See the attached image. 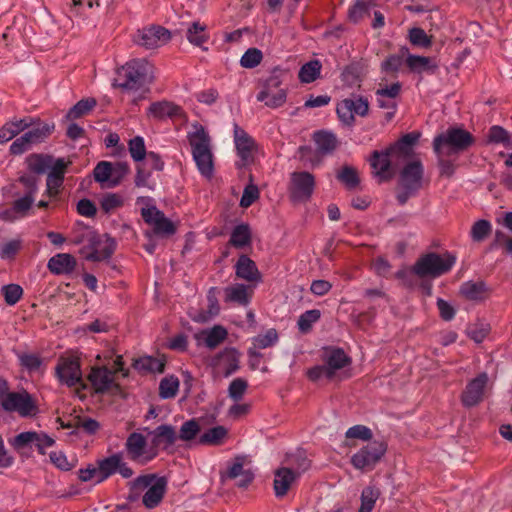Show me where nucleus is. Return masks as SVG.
Returning <instances> with one entry per match:
<instances>
[{
	"label": "nucleus",
	"instance_id": "obj_1",
	"mask_svg": "<svg viewBox=\"0 0 512 512\" xmlns=\"http://www.w3.org/2000/svg\"><path fill=\"white\" fill-rule=\"evenodd\" d=\"M27 172L17 179L24 190V194L35 196L38 191L40 176L47 175L46 186L49 196H55L64 182V158L55 159L52 155L32 153L25 159Z\"/></svg>",
	"mask_w": 512,
	"mask_h": 512
},
{
	"label": "nucleus",
	"instance_id": "obj_2",
	"mask_svg": "<svg viewBox=\"0 0 512 512\" xmlns=\"http://www.w3.org/2000/svg\"><path fill=\"white\" fill-rule=\"evenodd\" d=\"M151 82L152 65L146 59H133L117 69L113 86L136 91Z\"/></svg>",
	"mask_w": 512,
	"mask_h": 512
},
{
	"label": "nucleus",
	"instance_id": "obj_3",
	"mask_svg": "<svg viewBox=\"0 0 512 512\" xmlns=\"http://www.w3.org/2000/svg\"><path fill=\"white\" fill-rule=\"evenodd\" d=\"M475 142L473 135L462 128L452 127L438 134L433 140V150L436 154L457 156L468 150Z\"/></svg>",
	"mask_w": 512,
	"mask_h": 512
},
{
	"label": "nucleus",
	"instance_id": "obj_4",
	"mask_svg": "<svg viewBox=\"0 0 512 512\" xmlns=\"http://www.w3.org/2000/svg\"><path fill=\"white\" fill-rule=\"evenodd\" d=\"M192 147V155L201 175L210 179L213 176V155L210 147V137L203 126H196V130L188 135Z\"/></svg>",
	"mask_w": 512,
	"mask_h": 512
},
{
	"label": "nucleus",
	"instance_id": "obj_5",
	"mask_svg": "<svg viewBox=\"0 0 512 512\" xmlns=\"http://www.w3.org/2000/svg\"><path fill=\"white\" fill-rule=\"evenodd\" d=\"M424 168L420 160L410 161L402 168L396 199L400 205L407 203L422 187Z\"/></svg>",
	"mask_w": 512,
	"mask_h": 512
},
{
	"label": "nucleus",
	"instance_id": "obj_6",
	"mask_svg": "<svg viewBox=\"0 0 512 512\" xmlns=\"http://www.w3.org/2000/svg\"><path fill=\"white\" fill-rule=\"evenodd\" d=\"M455 262L456 257L449 252L442 255L430 252L422 255L412 266V270L420 278H437L449 272Z\"/></svg>",
	"mask_w": 512,
	"mask_h": 512
},
{
	"label": "nucleus",
	"instance_id": "obj_7",
	"mask_svg": "<svg viewBox=\"0 0 512 512\" xmlns=\"http://www.w3.org/2000/svg\"><path fill=\"white\" fill-rule=\"evenodd\" d=\"M147 489L143 495L142 502L148 509L157 507L166 493V477H158L156 474L141 475L131 482V490L138 493Z\"/></svg>",
	"mask_w": 512,
	"mask_h": 512
},
{
	"label": "nucleus",
	"instance_id": "obj_8",
	"mask_svg": "<svg viewBox=\"0 0 512 512\" xmlns=\"http://www.w3.org/2000/svg\"><path fill=\"white\" fill-rule=\"evenodd\" d=\"M284 71L275 68L271 75L264 80L261 91L257 94V100L264 102L269 108L281 107L287 99L286 89L282 88Z\"/></svg>",
	"mask_w": 512,
	"mask_h": 512
},
{
	"label": "nucleus",
	"instance_id": "obj_9",
	"mask_svg": "<svg viewBox=\"0 0 512 512\" xmlns=\"http://www.w3.org/2000/svg\"><path fill=\"white\" fill-rule=\"evenodd\" d=\"M9 442L15 451L26 457L31 455L33 448H36L39 454L44 455L46 448L53 446L55 443L54 439L47 434L36 431L21 432L10 439Z\"/></svg>",
	"mask_w": 512,
	"mask_h": 512
},
{
	"label": "nucleus",
	"instance_id": "obj_10",
	"mask_svg": "<svg viewBox=\"0 0 512 512\" xmlns=\"http://www.w3.org/2000/svg\"><path fill=\"white\" fill-rule=\"evenodd\" d=\"M386 452L387 443L385 441H370L351 457V464L354 468L363 472L371 471L381 461Z\"/></svg>",
	"mask_w": 512,
	"mask_h": 512
},
{
	"label": "nucleus",
	"instance_id": "obj_11",
	"mask_svg": "<svg viewBox=\"0 0 512 512\" xmlns=\"http://www.w3.org/2000/svg\"><path fill=\"white\" fill-rule=\"evenodd\" d=\"M83 354L79 350L66 351V386L74 387V394L84 398L83 390L88 388L81 370Z\"/></svg>",
	"mask_w": 512,
	"mask_h": 512
},
{
	"label": "nucleus",
	"instance_id": "obj_12",
	"mask_svg": "<svg viewBox=\"0 0 512 512\" xmlns=\"http://www.w3.org/2000/svg\"><path fill=\"white\" fill-rule=\"evenodd\" d=\"M53 127L47 123L37 120L36 126L25 132L22 136L13 141L9 152L12 155H21L30 150L33 145L43 142L52 132Z\"/></svg>",
	"mask_w": 512,
	"mask_h": 512
},
{
	"label": "nucleus",
	"instance_id": "obj_13",
	"mask_svg": "<svg viewBox=\"0 0 512 512\" xmlns=\"http://www.w3.org/2000/svg\"><path fill=\"white\" fill-rule=\"evenodd\" d=\"M117 243L114 238L108 234H94L89 238V252H85V248L81 249L84 258L92 262L106 261L111 258L115 252Z\"/></svg>",
	"mask_w": 512,
	"mask_h": 512
},
{
	"label": "nucleus",
	"instance_id": "obj_14",
	"mask_svg": "<svg viewBox=\"0 0 512 512\" xmlns=\"http://www.w3.org/2000/svg\"><path fill=\"white\" fill-rule=\"evenodd\" d=\"M6 412H18L22 417L35 416L38 413V406L27 391L10 392L0 402Z\"/></svg>",
	"mask_w": 512,
	"mask_h": 512
},
{
	"label": "nucleus",
	"instance_id": "obj_15",
	"mask_svg": "<svg viewBox=\"0 0 512 512\" xmlns=\"http://www.w3.org/2000/svg\"><path fill=\"white\" fill-rule=\"evenodd\" d=\"M234 141L237 155L240 158V160L236 162L237 168H247L254 164L257 144L254 139L238 125L234 127Z\"/></svg>",
	"mask_w": 512,
	"mask_h": 512
},
{
	"label": "nucleus",
	"instance_id": "obj_16",
	"mask_svg": "<svg viewBox=\"0 0 512 512\" xmlns=\"http://www.w3.org/2000/svg\"><path fill=\"white\" fill-rule=\"evenodd\" d=\"M315 179L309 172H294L291 174L289 197L293 203L307 202L314 191Z\"/></svg>",
	"mask_w": 512,
	"mask_h": 512
},
{
	"label": "nucleus",
	"instance_id": "obj_17",
	"mask_svg": "<svg viewBox=\"0 0 512 512\" xmlns=\"http://www.w3.org/2000/svg\"><path fill=\"white\" fill-rule=\"evenodd\" d=\"M144 430L152 435L150 454L147 456L148 460L154 459L158 455L159 449L166 450L173 446L178 439L176 428L169 424H162L152 431H149L148 428Z\"/></svg>",
	"mask_w": 512,
	"mask_h": 512
},
{
	"label": "nucleus",
	"instance_id": "obj_18",
	"mask_svg": "<svg viewBox=\"0 0 512 512\" xmlns=\"http://www.w3.org/2000/svg\"><path fill=\"white\" fill-rule=\"evenodd\" d=\"M88 380L97 394L112 392V394L116 395L121 392L120 385L114 381V372L105 366L92 367Z\"/></svg>",
	"mask_w": 512,
	"mask_h": 512
},
{
	"label": "nucleus",
	"instance_id": "obj_19",
	"mask_svg": "<svg viewBox=\"0 0 512 512\" xmlns=\"http://www.w3.org/2000/svg\"><path fill=\"white\" fill-rule=\"evenodd\" d=\"M170 39V31L158 25L138 30L134 36V42L146 49L157 48L168 43Z\"/></svg>",
	"mask_w": 512,
	"mask_h": 512
},
{
	"label": "nucleus",
	"instance_id": "obj_20",
	"mask_svg": "<svg viewBox=\"0 0 512 512\" xmlns=\"http://www.w3.org/2000/svg\"><path fill=\"white\" fill-rule=\"evenodd\" d=\"M488 380V374L486 372H482L467 383L460 397L461 403L464 407H475L484 400L485 388Z\"/></svg>",
	"mask_w": 512,
	"mask_h": 512
},
{
	"label": "nucleus",
	"instance_id": "obj_21",
	"mask_svg": "<svg viewBox=\"0 0 512 512\" xmlns=\"http://www.w3.org/2000/svg\"><path fill=\"white\" fill-rule=\"evenodd\" d=\"M141 215L146 223L153 225V231L156 235L168 237L175 234V224L155 206L142 208Z\"/></svg>",
	"mask_w": 512,
	"mask_h": 512
},
{
	"label": "nucleus",
	"instance_id": "obj_22",
	"mask_svg": "<svg viewBox=\"0 0 512 512\" xmlns=\"http://www.w3.org/2000/svg\"><path fill=\"white\" fill-rule=\"evenodd\" d=\"M147 438L138 432H132L126 439L125 450L130 460L141 464H146L150 460L147 456L150 454V449L147 450Z\"/></svg>",
	"mask_w": 512,
	"mask_h": 512
},
{
	"label": "nucleus",
	"instance_id": "obj_23",
	"mask_svg": "<svg viewBox=\"0 0 512 512\" xmlns=\"http://www.w3.org/2000/svg\"><path fill=\"white\" fill-rule=\"evenodd\" d=\"M393 159L395 158L392 157L388 148L382 152L377 150L372 152L369 159L370 165L373 169L374 175L379 178L380 182L388 181L393 177L394 172L391 169Z\"/></svg>",
	"mask_w": 512,
	"mask_h": 512
},
{
	"label": "nucleus",
	"instance_id": "obj_24",
	"mask_svg": "<svg viewBox=\"0 0 512 512\" xmlns=\"http://www.w3.org/2000/svg\"><path fill=\"white\" fill-rule=\"evenodd\" d=\"M421 133L413 131L403 135L398 141L388 147V151L397 160H407L413 155V146L418 142Z\"/></svg>",
	"mask_w": 512,
	"mask_h": 512
},
{
	"label": "nucleus",
	"instance_id": "obj_25",
	"mask_svg": "<svg viewBox=\"0 0 512 512\" xmlns=\"http://www.w3.org/2000/svg\"><path fill=\"white\" fill-rule=\"evenodd\" d=\"M36 124V120L32 117L13 118L0 128V143H6L26 129L36 126Z\"/></svg>",
	"mask_w": 512,
	"mask_h": 512
},
{
	"label": "nucleus",
	"instance_id": "obj_26",
	"mask_svg": "<svg viewBox=\"0 0 512 512\" xmlns=\"http://www.w3.org/2000/svg\"><path fill=\"white\" fill-rule=\"evenodd\" d=\"M299 478V473H294L292 468L280 467L274 472V491L277 497H283L289 491L291 485Z\"/></svg>",
	"mask_w": 512,
	"mask_h": 512
},
{
	"label": "nucleus",
	"instance_id": "obj_27",
	"mask_svg": "<svg viewBox=\"0 0 512 512\" xmlns=\"http://www.w3.org/2000/svg\"><path fill=\"white\" fill-rule=\"evenodd\" d=\"M235 273L238 278L247 282H260L262 275L259 272L255 262L247 255L242 254L235 264Z\"/></svg>",
	"mask_w": 512,
	"mask_h": 512
},
{
	"label": "nucleus",
	"instance_id": "obj_28",
	"mask_svg": "<svg viewBox=\"0 0 512 512\" xmlns=\"http://www.w3.org/2000/svg\"><path fill=\"white\" fill-rule=\"evenodd\" d=\"M252 293V287L245 284H234L224 289V301L227 303H235L240 306H247L250 303Z\"/></svg>",
	"mask_w": 512,
	"mask_h": 512
},
{
	"label": "nucleus",
	"instance_id": "obj_29",
	"mask_svg": "<svg viewBox=\"0 0 512 512\" xmlns=\"http://www.w3.org/2000/svg\"><path fill=\"white\" fill-rule=\"evenodd\" d=\"M490 293V289L483 281H467L460 287V294L467 300L481 301L484 300Z\"/></svg>",
	"mask_w": 512,
	"mask_h": 512
},
{
	"label": "nucleus",
	"instance_id": "obj_30",
	"mask_svg": "<svg viewBox=\"0 0 512 512\" xmlns=\"http://www.w3.org/2000/svg\"><path fill=\"white\" fill-rule=\"evenodd\" d=\"M148 114L157 119L165 117H180L183 114L181 107L169 101H158L150 105Z\"/></svg>",
	"mask_w": 512,
	"mask_h": 512
},
{
	"label": "nucleus",
	"instance_id": "obj_31",
	"mask_svg": "<svg viewBox=\"0 0 512 512\" xmlns=\"http://www.w3.org/2000/svg\"><path fill=\"white\" fill-rule=\"evenodd\" d=\"M313 140L321 154H330L338 146V140L334 133L326 130H319L313 134Z\"/></svg>",
	"mask_w": 512,
	"mask_h": 512
},
{
	"label": "nucleus",
	"instance_id": "obj_32",
	"mask_svg": "<svg viewBox=\"0 0 512 512\" xmlns=\"http://www.w3.org/2000/svg\"><path fill=\"white\" fill-rule=\"evenodd\" d=\"M166 359L156 358L153 356H143L138 359H135L133 362V367L139 371L150 372V373H163L165 370Z\"/></svg>",
	"mask_w": 512,
	"mask_h": 512
},
{
	"label": "nucleus",
	"instance_id": "obj_33",
	"mask_svg": "<svg viewBox=\"0 0 512 512\" xmlns=\"http://www.w3.org/2000/svg\"><path fill=\"white\" fill-rule=\"evenodd\" d=\"M120 460H122L121 453H115L107 458L100 460L98 462V468H96L98 472L97 483L104 481L109 476L117 472Z\"/></svg>",
	"mask_w": 512,
	"mask_h": 512
},
{
	"label": "nucleus",
	"instance_id": "obj_34",
	"mask_svg": "<svg viewBox=\"0 0 512 512\" xmlns=\"http://www.w3.org/2000/svg\"><path fill=\"white\" fill-rule=\"evenodd\" d=\"M325 362L331 368L342 369L351 363V358L342 348L326 347L324 349Z\"/></svg>",
	"mask_w": 512,
	"mask_h": 512
},
{
	"label": "nucleus",
	"instance_id": "obj_35",
	"mask_svg": "<svg viewBox=\"0 0 512 512\" xmlns=\"http://www.w3.org/2000/svg\"><path fill=\"white\" fill-rule=\"evenodd\" d=\"M229 243L235 248H243L251 244V230L246 223L237 225L231 232Z\"/></svg>",
	"mask_w": 512,
	"mask_h": 512
},
{
	"label": "nucleus",
	"instance_id": "obj_36",
	"mask_svg": "<svg viewBox=\"0 0 512 512\" xmlns=\"http://www.w3.org/2000/svg\"><path fill=\"white\" fill-rule=\"evenodd\" d=\"M322 64L314 59L305 63L299 70L298 78L302 83H312L320 77Z\"/></svg>",
	"mask_w": 512,
	"mask_h": 512
},
{
	"label": "nucleus",
	"instance_id": "obj_37",
	"mask_svg": "<svg viewBox=\"0 0 512 512\" xmlns=\"http://www.w3.org/2000/svg\"><path fill=\"white\" fill-rule=\"evenodd\" d=\"M336 178L348 189L354 190L360 184V178L356 168L344 165L336 175Z\"/></svg>",
	"mask_w": 512,
	"mask_h": 512
},
{
	"label": "nucleus",
	"instance_id": "obj_38",
	"mask_svg": "<svg viewBox=\"0 0 512 512\" xmlns=\"http://www.w3.org/2000/svg\"><path fill=\"white\" fill-rule=\"evenodd\" d=\"M217 288L211 287L207 293L208 309L207 311L201 312L196 321L207 322L211 318L217 316L220 312V306L217 299Z\"/></svg>",
	"mask_w": 512,
	"mask_h": 512
},
{
	"label": "nucleus",
	"instance_id": "obj_39",
	"mask_svg": "<svg viewBox=\"0 0 512 512\" xmlns=\"http://www.w3.org/2000/svg\"><path fill=\"white\" fill-rule=\"evenodd\" d=\"M97 102L94 98H85L78 101L66 113V120H75L87 115L96 106Z\"/></svg>",
	"mask_w": 512,
	"mask_h": 512
},
{
	"label": "nucleus",
	"instance_id": "obj_40",
	"mask_svg": "<svg viewBox=\"0 0 512 512\" xmlns=\"http://www.w3.org/2000/svg\"><path fill=\"white\" fill-rule=\"evenodd\" d=\"M227 434L228 430L224 426H216L204 432L199 438V443L203 445L218 446L223 443Z\"/></svg>",
	"mask_w": 512,
	"mask_h": 512
},
{
	"label": "nucleus",
	"instance_id": "obj_41",
	"mask_svg": "<svg viewBox=\"0 0 512 512\" xmlns=\"http://www.w3.org/2000/svg\"><path fill=\"white\" fill-rule=\"evenodd\" d=\"M73 429L70 434H73L77 429H83L88 434H94L99 429V423L91 418L82 419L79 416H74L71 420L66 422V430Z\"/></svg>",
	"mask_w": 512,
	"mask_h": 512
},
{
	"label": "nucleus",
	"instance_id": "obj_42",
	"mask_svg": "<svg viewBox=\"0 0 512 512\" xmlns=\"http://www.w3.org/2000/svg\"><path fill=\"white\" fill-rule=\"evenodd\" d=\"M375 4L372 0H356L355 4L349 9L348 18L353 23H358L364 17L369 16L370 10Z\"/></svg>",
	"mask_w": 512,
	"mask_h": 512
},
{
	"label": "nucleus",
	"instance_id": "obj_43",
	"mask_svg": "<svg viewBox=\"0 0 512 512\" xmlns=\"http://www.w3.org/2000/svg\"><path fill=\"white\" fill-rule=\"evenodd\" d=\"M225 364L224 375L226 377L235 373L239 369L240 353L235 348H225L219 355Z\"/></svg>",
	"mask_w": 512,
	"mask_h": 512
},
{
	"label": "nucleus",
	"instance_id": "obj_44",
	"mask_svg": "<svg viewBox=\"0 0 512 512\" xmlns=\"http://www.w3.org/2000/svg\"><path fill=\"white\" fill-rule=\"evenodd\" d=\"M406 64L413 72L421 73L423 71L433 72L437 66L431 63V58L425 56H416L408 53Z\"/></svg>",
	"mask_w": 512,
	"mask_h": 512
},
{
	"label": "nucleus",
	"instance_id": "obj_45",
	"mask_svg": "<svg viewBox=\"0 0 512 512\" xmlns=\"http://www.w3.org/2000/svg\"><path fill=\"white\" fill-rule=\"evenodd\" d=\"M206 26L200 24L199 22H193L191 26L187 30V39L188 41L198 47L207 50L206 47H203V44L207 42L208 35L205 33Z\"/></svg>",
	"mask_w": 512,
	"mask_h": 512
},
{
	"label": "nucleus",
	"instance_id": "obj_46",
	"mask_svg": "<svg viewBox=\"0 0 512 512\" xmlns=\"http://www.w3.org/2000/svg\"><path fill=\"white\" fill-rule=\"evenodd\" d=\"M404 56H408V48L402 47L399 54H392L381 64V70L385 73L397 74L403 64Z\"/></svg>",
	"mask_w": 512,
	"mask_h": 512
},
{
	"label": "nucleus",
	"instance_id": "obj_47",
	"mask_svg": "<svg viewBox=\"0 0 512 512\" xmlns=\"http://www.w3.org/2000/svg\"><path fill=\"white\" fill-rule=\"evenodd\" d=\"M202 333L205 335V344L210 349L216 348L228 335L227 329L221 325H215L210 330L203 331Z\"/></svg>",
	"mask_w": 512,
	"mask_h": 512
},
{
	"label": "nucleus",
	"instance_id": "obj_48",
	"mask_svg": "<svg viewBox=\"0 0 512 512\" xmlns=\"http://www.w3.org/2000/svg\"><path fill=\"white\" fill-rule=\"evenodd\" d=\"M112 163L108 161H100L97 163L93 170V176L96 182L100 184H107V187L112 186Z\"/></svg>",
	"mask_w": 512,
	"mask_h": 512
},
{
	"label": "nucleus",
	"instance_id": "obj_49",
	"mask_svg": "<svg viewBox=\"0 0 512 512\" xmlns=\"http://www.w3.org/2000/svg\"><path fill=\"white\" fill-rule=\"evenodd\" d=\"M179 379L173 375L164 377L159 384V396L162 399H171L177 395Z\"/></svg>",
	"mask_w": 512,
	"mask_h": 512
},
{
	"label": "nucleus",
	"instance_id": "obj_50",
	"mask_svg": "<svg viewBox=\"0 0 512 512\" xmlns=\"http://www.w3.org/2000/svg\"><path fill=\"white\" fill-rule=\"evenodd\" d=\"M353 99L352 98H346L343 99L340 103L337 105V115L340 119V121L347 125L352 126L355 122L354 112H353Z\"/></svg>",
	"mask_w": 512,
	"mask_h": 512
},
{
	"label": "nucleus",
	"instance_id": "obj_51",
	"mask_svg": "<svg viewBox=\"0 0 512 512\" xmlns=\"http://www.w3.org/2000/svg\"><path fill=\"white\" fill-rule=\"evenodd\" d=\"M379 490L373 486H367L361 493V506L358 512H371L379 497Z\"/></svg>",
	"mask_w": 512,
	"mask_h": 512
},
{
	"label": "nucleus",
	"instance_id": "obj_52",
	"mask_svg": "<svg viewBox=\"0 0 512 512\" xmlns=\"http://www.w3.org/2000/svg\"><path fill=\"white\" fill-rule=\"evenodd\" d=\"M17 357L21 367L30 373L38 371L43 363L42 358L35 353H17Z\"/></svg>",
	"mask_w": 512,
	"mask_h": 512
},
{
	"label": "nucleus",
	"instance_id": "obj_53",
	"mask_svg": "<svg viewBox=\"0 0 512 512\" xmlns=\"http://www.w3.org/2000/svg\"><path fill=\"white\" fill-rule=\"evenodd\" d=\"M491 232V223L488 220L481 219L472 225L470 235L474 242H482L490 235Z\"/></svg>",
	"mask_w": 512,
	"mask_h": 512
},
{
	"label": "nucleus",
	"instance_id": "obj_54",
	"mask_svg": "<svg viewBox=\"0 0 512 512\" xmlns=\"http://www.w3.org/2000/svg\"><path fill=\"white\" fill-rule=\"evenodd\" d=\"M321 317V312L318 309H312L304 312L298 319V328L302 333H308L312 329V325L316 323Z\"/></svg>",
	"mask_w": 512,
	"mask_h": 512
},
{
	"label": "nucleus",
	"instance_id": "obj_55",
	"mask_svg": "<svg viewBox=\"0 0 512 512\" xmlns=\"http://www.w3.org/2000/svg\"><path fill=\"white\" fill-rule=\"evenodd\" d=\"M490 332V325L477 321L467 327L466 333L476 343H481Z\"/></svg>",
	"mask_w": 512,
	"mask_h": 512
},
{
	"label": "nucleus",
	"instance_id": "obj_56",
	"mask_svg": "<svg viewBox=\"0 0 512 512\" xmlns=\"http://www.w3.org/2000/svg\"><path fill=\"white\" fill-rule=\"evenodd\" d=\"M409 41L414 46L428 48L432 45V36H428L422 28L413 27L409 30Z\"/></svg>",
	"mask_w": 512,
	"mask_h": 512
},
{
	"label": "nucleus",
	"instance_id": "obj_57",
	"mask_svg": "<svg viewBox=\"0 0 512 512\" xmlns=\"http://www.w3.org/2000/svg\"><path fill=\"white\" fill-rule=\"evenodd\" d=\"M278 341V333L276 329L271 328L266 331L264 335H258L252 339L253 346L255 350L265 349L268 347H272Z\"/></svg>",
	"mask_w": 512,
	"mask_h": 512
},
{
	"label": "nucleus",
	"instance_id": "obj_58",
	"mask_svg": "<svg viewBox=\"0 0 512 512\" xmlns=\"http://www.w3.org/2000/svg\"><path fill=\"white\" fill-rule=\"evenodd\" d=\"M287 462L290 464L289 468L294 470V473H299V477L310 467V460L305 456L303 452H297L287 458Z\"/></svg>",
	"mask_w": 512,
	"mask_h": 512
},
{
	"label": "nucleus",
	"instance_id": "obj_59",
	"mask_svg": "<svg viewBox=\"0 0 512 512\" xmlns=\"http://www.w3.org/2000/svg\"><path fill=\"white\" fill-rule=\"evenodd\" d=\"M250 184H248L243 191L242 197L240 199V206L242 208L250 207L258 198H259V189L253 182V176L249 175Z\"/></svg>",
	"mask_w": 512,
	"mask_h": 512
},
{
	"label": "nucleus",
	"instance_id": "obj_60",
	"mask_svg": "<svg viewBox=\"0 0 512 512\" xmlns=\"http://www.w3.org/2000/svg\"><path fill=\"white\" fill-rule=\"evenodd\" d=\"M200 425L196 419H191L184 422L179 430L178 439L182 441L193 440L200 432Z\"/></svg>",
	"mask_w": 512,
	"mask_h": 512
},
{
	"label": "nucleus",
	"instance_id": "obj_61",
	"mask_svg": "<svg viewBox=\"0 0 512 512\" xmlns=\"http://www.w3.org/2000/svg\"><path fill=\"white\" fill-rule=\"evenodd\" d=\"M129 152L134 161H142L146 156V147L144 139L141 136L132 138L128 143Z\"/></svg>",
	"mask_w": 512,
	"mask_h": 512
},
{
	"label": "nucleus",
	"instance_id": "obj_62",
	"mask_svg": "<svg viewBox=\"0 0 512 512\" xmlns=\"http://www.w3.org/2000/svg\"><path fill=\"white\" fill-rule=\"evenodd\" d=\"M263 54L257 48H249L241 57L240 64L244 68H254L262 61Z\"/></svg>",
	"mask_w": 512,
	"mask_h": 512
},
{
	"label": "nucleus",
	"instance_id": "obj_63",
	"mask_svg": "<svg viewBox=\"0 0 512 512\" xmlns=\"http://www.w3.org/2000/svg\"><path fill=\"white\" fill-rule=\"evenodd\" d=\"M248 388V383L243 378H235L228 387V395L235 402L240 401L246 390Z\"/></svg>",
	"mask_w": 512,
	"mask_h": 512
},
{
	"label": "nucleus",
	"instance_id": "obj_64",
	"mask_svg": "<svg viewBox=\"0 0 512 512\" xmlns=\"http://www.w3.org/2000/svg\"><path fill=\"white\" fill-rule=\"evenodd\" d=\"M123 205V198L116 193H107L101 200V209L105 213H110L113 210Z\"/></svg>",
	"mask_w": 512,
	"mask_h": 512
}]
</instances>
